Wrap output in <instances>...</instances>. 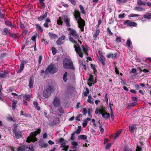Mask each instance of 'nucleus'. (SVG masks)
<instances>
[{"instance_id":"40","label":"nucleus","mask_w":151,"mask_h":151,"mask_svg":"<svg viewBox=\"0 0 151 151\" xmlns=\"http://www.w3.org/2000/svg\"><path fill=\"white\" fill-rule=\"evenodd\" d=\"M24 66L23 64L21 63L20 64V67L19 70L17 71V73H20L24 69Z\"/></svg>"},{"instance_id":"30","label":"nucleus","mask_w":151,"mask_h":151,"mask_svg":"<svg viewBox=\"0 0 151 151\" xmlns=\"http://www.w3.org/2000/svg\"><path fill=\"white\" fill-rule=\"evenodd\" d=\"M93 99L92 98L91 95H89L88 96V99H87V101L88 103H90L91 104H93Z\"/></svg>"},{"instance_id":"41","label":"nucleus","mask_w":151,"mask_h":151,"mask_svg":"<svg viewBox=\"0 0 151 151\" xmlns=\"http://www.w3.org/2000/svg\"><path fill=\"white\" fill-rule=\"evenodd\" d=\"M67 74H68V73L66 71H65L63 74V79L64 81L65 82L67 81V79H68L67 77Z\"/></svg>"},{"instance_id":"36","label":"nucleus","mask_w":151,"mask_h":151,"mask_svg":"<svg viewBox=\"0 0 151 151\" xmlns=\"http://www.w3.org/2000/svg\"><path fill=\"white\" fill-rule=\"evenodd\" d=\"M60 121V119L58 117L55 118L53 120V123L55 124H59Z\"/></svg>"},{"instance_id":"7","label":"nucleus","mask_w":151,"mask_h":151,"mask_svg":"<svg viewBox=\"0 0 151 151\" xmlns=\"http://www.w3.org/2000/svg\"><path fill=\"white\" fill-rule=\"evenodd\" d=\"M51 88L48 86L43 91L44 96L47 98H48L51 94Z\"/></svg>"},{"instance_id":"27","label":"nucleus","mask_w":151,"mask_h":151,"mask_svg":"<svg viewBox=\"0 0 151 151\" xmlns=\"http://www.w3.org/2000/svg\"><path fill=\"white\" fill-rule=\"evenodd\" d=\"M88 81L90 83H93L96 82L94 80L93 78V76L91 74L90 75V77H89L88 79H87Z\"/></svg>"},{"instance_id":"37","label":"nucleus","mask_w":151,"mask_h":151,"mask_svg":"<svg viewBox=\"0 0 151 151\" xmlns=\"http://www.w3.org/2000/svg\"><path fill=\"white\" fill-rule=\"evenodd\" d=\"M144 18L147 19H150L151 18V13H147L146 14L144 15Z\"/></svg>"},{"instance_id":"34","label":"nucleus","mask_w":151,"mask_h":151,"mask_svg":"<svg viewBox=\"0 0 151 151\" xmlns=\"http://www.w3.org/2000/svg\"><path fill=\"white\" fill-rule=\"evenodd\" d=\"M137 104V102H134L132 103L129 104H128V106L129 109H131L132 107H134Z\"/></svg>"},{"instance_id":"12","label":"nucleus","mask_w":151,"mask_h":151,"mask_svg":"<svg viewBox=\"0 0 151 151\" xmlns=\"http://www.w3.org/2000/svg\"><path fill=\"white\" fill-rule=\"evenodd\" d=\"M81 126H79L78 127V128L77 129V130L76 131H75L74 132H73V133H72L71 134V138H70V139L71 140H74V137L75 135V133H76L78 134H80V133L81 131Z\"/></svg>"},{"instance_id":"38","label":"nucleus","mask_w":151,"mask_h":151,"mask_svg":"<svg viewBox=\"0 0 151 151\" xmlns=\"http://www.w3.org/2000/svg\"><path fill=\"white\" fill-rule=\"evenodd\" d=\"M8 72L6 71H4L3 73H0V78H3L6 77Z\"/></svg>"},{"instance_id":"45","label":"nucleus","mask_w":151,"mask_h":151,"mask_svg":"<svg viewBox=\"0 0 151 151\" xmlns=\"http://www.w3.org/2000/svg\"><path fill=\"white\" fill-rule=\"evenodd\" d=\"M58 110L59 112L61 114H63L64 112V110L63 108L60 106H59L58 107Z\"/></svg>"},{"instance_id":"24","label":"nucleus","mask_w":151,"mask_h":151,"mask_svg":"<svg viewBox=\"0 0 151 151\" xmlns=\"http://www.w3.org/2000/svg\"><path fill=\"white\" fill-rule=\"evenodd\" d=\"M34 80L33 78H30L29 79V86L30 88H31L33 86Z\"/></svg>"},{"instance_id":"5","label":"nucleus","mask_w":151,"mask_h":151,"mask_svg":"<svg viewBox=\"0 0 151 151\" xmlns=\"http://www.w3.org/2000/svg\"><path fill=\"white\" fill-rule=\"evenodd\" d=\"M67 30L68 31H70L69 34L70 35L74 37L75 38L78 39L79 38V36L76 32V30L74 29H72L70 28H68L67 29Z\"/></svg>"},{"instance_id":"11","label":"nucleus","mask_w":151,"mask_h":151,"mask_svg":"<svg viewBox=\"0 0 151 151\" xmlns=\"http://www.w3.org/2000/svg\"><path fill=\"white\" fill-rule=\"evenodd\" d=\"M99 60L100 61L101 63L102 64V66L104 67L105 66L106 64L105 63V61H106V59L104 57V56L101 53H100L99 54Z\"/></svg>"},{"instance_id":"57","label":"nucleus","mask_w":151,"mask_h":151,"mask_svg":"<svg viewBox=\"0 0 151 151\" xmlns=\"http://www.w3.org/2000/svg\"><path fill=\"white\" fill-rule=\"evenodd\" d=\"M8 30H8L6 28H4V32L7 35H9V34H10V32L8 31Z\"/></svg>"},{"instance_id":"52","label":"nucleus","mask_w":151,"mask_h":151,"mask_svg":"<svg viewBox=\"0 0 151 151\" xmlns=\"http://www.w3.org/2000/svg\"><path fill=\"white\" fill-rule=\"evenodd\" d=\"M5 15L0 12V22H1V19H4L5 18Z\"/></svg>"},{"instance_id":"10","label":"nucleus","mask_w":151,"mask_h":151,"mask_svg":"<svg viewBox=\"0 0 151 151\" xmlns=\"http://www.w3.org/2000/svg\"><path fill=\"white\" fill-rule=\"evenodd\" d=\"M73 14L76 21L81 18V17L80 13L78 10H75L73 12Z\"/></svg>"},{"instance_id":"14","label":"nucleus","mask_w":151,"mask_h":151,"mask_svg":"<svg viewBox=\"0 0 151 151\" xmlns=\"http://www.w3.org/2000/svg\"><path fill=\"white\" fill-rule=\"evenodd\" d=\"M5 24L7 26L10 27H11L16 28V26L14 23H12L11 22L8 20L5 22Z\"/></svg>"},{"instance_id":"62","label":"nucleus","mask_w":151,"mask_h":151,"mask_svg":"<svg viewBox=\"0 0 151 151\" xmlns=\"http://www.w3.org/2000/svg\"><path fill=\"white\" fill-rule=\"evenodd\" d=\"M37 38L36 35H34L31 38V40L32 41L34 42L35 43H36V39Z\"/></svg>"},{"instance_id":"35","label":"nucleus","mask_w":151,"mask_h":151,"mask_svg":"<svg viewBox=\"0 0 151 151\" xmlns=\"http://www.w3.org/2000/svg\"><path fill=\"white\" fill-rule=\"evenodd\" d=\"M87 139V137L85 135L83 134L78 136V139H82L83 140H85Z\"/></svg>"},{"instance_id":"26","label":"nucleus","mask_w":151,"mask_h":151,"mask_svg":"<svg viewBox=\"0 0 151 151\" xmlns=\"http://www.w3.org/2000/svg\"><path fill=\"white\" fill-rule=\"evenodd\" d=\"M35 26L37 30L40 31V33H42L43 32V29L42 27L39 25L38 24H35Z\"/></svg>"},{"instance_id":"54","label":"nucleus","mask_w":151,"mask_h":151,"mask_svg":"<svg viewBox=\"0 0 151 151\" xmlns=\"http://www.w3.org/2000/svg\"><path fill=\"white\" fill-rule=\"evenodd\" d=\"M72 144L74 145L73 147L74 149L78 145V143L76 142L73 141L72 142Z\"/></svg>"},{"instance_id":"1","label":"nucleus","mask_w":151,"mask_h":151,"mask_svg":"<svg viewBox=\"0 0 151 151\" xmlns=\"http://www.w3.org/2000/svg\"><path fill=\"white\" fill-rule=\"evenodd\" d=\"M41 132L40 129L38 128L36 131L32 132L30 135L27 137L26 142L29 143L31 142H34L37 141V139L36 136L37 135L39 134Z\"/></svg>"},{"instance_id":"4","label":"nucleus","mask_w":151,"mask_h":151,"mask_svg":"<svg viewBox=\"0 0 151 151\" xmlns=\"http://www.w3.org/2000/svg\"><path fill=\"white\" fill-rule=\"evenodd\" d=\"M76 44L77 46L75 44H74L73 46V47L75 48V50L79 56L81 58H82L83 57V53L82 52L81 49L78 44L76 43Z\"/></svg>"},{"instance_id":"56","label":"nucleus","mask_w":151,"mask_h":151,"mask_svg":"<svg viewBox=\"0 0 151 151\" xmlns=\"http://www.w3.org/2000/svg\"><path fill=\"white\" fill-rule=\"evenodd\" d=\"M92 111V109H88L87 113L88 115V116L89 117H91V111Z\"/></svg>"},{"instance_id":"47","label":"nucleus","mask_w":151,"mask_h":151,"mask_svg":"<svg viewBox=\"0 0 151 151\" xmlns=\"http://www.w3.org/2000/svg\"><path fill=\"white\" fill-rule=\"evenodd\" d=\"M39 1L41 5L45 8V4L44 2L45 0H39Z\"/></svg>"},{"instance_id":"63","label":"nucleus","mask_w":151,"mask_h":151,"mask_svg":"<svg viewBox=\"0 0 151 151\" xmlns=\"http://www.w3.org/2000/svg\"><path fill=\"white\" fill-rule=\"evenodd\" d=\"M71 3L74 5L76 4V2L75 0H68Z\"/></svg>"},{"instance_id":"33","label":"nucleus","mask_w":151,"mask_h":151,"mask_svg":"<svg viewBox=\"0 0 151 151\" xmlns=\"http://www.w3.org/2000/svg\"><path fill=\"white\" fill-rule=\"evenodd\" d=\"M122 131V130L121 129H119L117 132L115 134V135L114 138V139H116L117 137H118L121 134Z\"/></svg>"},{"instance_id":"21","label":"nucleus","mask_w":151,"mask_h":151,"mask_svg":"<svg viewBox=\"0 0 151 151\" xmlns=\"http://www.w3.org/2000/svg\"><path fill=\"white\" fill-rule=\"evenodd\" d=\"M100 33V29L96 28L95 33L93 35V37L94 38V40H96Z\"/></svg>"},{"instance_id":"19","label":"nucleus","mask_w":151,"mask_h":151,"mask_svg":"<svg viewBox=\"0 0 151 151\" xmlns=\"http://www.w3.org/2000/svg\"><path fill=\"white\" fill-rule=\"evenodd\" d=\"M14 134H15V137L17 139H20L23 137L22 133L20 131H17V132H16Z\"/></svg>"},{"instance_id":"15","label":"nucleus","mask_w":151,"mask_h":151,"mask_svg":"<svg viewBox=\"0 0 151 151\" xmlns=\"http://www.w3.org/2000/svg\"><path fill=\"white\" fill-rule=\"evenodd\" d=\"M117 52L114 53L113 54L111 53H109L106 55V57L109 58H111L113 59H115L117 58Z\"/></svg>"},{"instance_id":"8","label":"nucleus","mask_w":151,"mask_h":151,"mask_svg":"<svg viewBox=\"0 0 151 151\" xmlns=\"http://www.w3.org/2000/svg\"><path fill=\"white\" fill-rule=\"evenodd\" d=\"M62 19L67 27H70L71 26L70 23V19L67 15H63L62 16Z\"/></svg>"},{"instance_id":"13","label":"nucleus","mask_w":151,"mask_h":151,"mask_svg":"<svg viewBox=\"0 0 151 151\" xmlns=\"http://www.w3.org/2000/svg\"><path fill=\"white\" fill-rule=\"evenodd\" d=\"M76 21L78 25V27L85 26V21L82 18L76 20Z\"/></svg>"},{"instance_id":"20","label":"nucleus","mask_w":151,"mask_h":151,"mask_svg":"<svg viewBox=\"0 0 151 151\" xmlns=\"http://www.w3.org/2000/svg\"><path fill=\"white\" fill-rule=\"evenodd\" d=\"M103 118L105 120L108 119H109L110 117V115L109 113H107L106 112L102 114Z\"/></svg>"},{"instance_id":"29","label":"nucleus","mask_w":151,"mask_h":151,"mask_svg":"<svg viewBox=\"0 0 151 151\" xmlns=\"http://www.w3.org/2000/svg\"><path fill=\"white\" fill-rule=\"evenodd\" d=\"M49 36L52 39H55L56 38L58 37V36L52 32H49L48 33Z\"/></svg>"},{"instance_id":"64","label":"nucleus","mask_w":151,"mask_h":151,"mask_svg":"<svg viewBox=\"0 0 151 151\" xmlns=\"http://www.w3.org/2000/svg\"><path fill=\"white\" fill-rule=\"evenodd\" d=\"M142 148L139 146H137L135 151H142Z\"/></svg>"},{"instance_id":"44","label":"nucleus","mask_w":151,"mask_h":151,"mask_svg":"<svg viewBox=\"0 0 151 151\" xmlns=\"http://www.w3.org/2000/svg\"><path fill=\"white\" fill-rule=\"evenodd\" d=\"M137 4L140 5H145L146 4L145 3L142 2L141 0H137Z\"/></svg>"},{"instance_id":"17","label":"nucleus","mask_w":151,"mask_h":151,"mask_svg":"<svg viewBox=\"0 0 151 151\" xmlns=\"http://www.w3.org/2000/svg\"><path fill=\"white\" fill-rule=\"evenodd\" d=\"M137 129V127L134 125L130 126L129 127V131L132 133H133L135 131H136Z\"/></svg>"},{"instance_id":"2","label":"nucleus","mask_w":151,"mask_h":151,"mask_svg":"<svg viewBox=\"0 0 151 151\" xmlns=\"http://www.w3.org/2000/svg\"><path fill=\"white\" fill-rule=\"evenodd\" d=\"M63 66L64 68L73 69L74 67L72 61L68 58H65L63 62Z\"/></svg>"},{"instance_id":"3","label":"nucleus","mask_w":151,"mask_h":151,"mask_svg":"<svg viewBox=\"0 0 151 151\" xmlns=\"http://www.w3.org/2000/svg\"><path fill=\"white\" fill-rule=\"evenodd\" d=\"M57 71V68L55 67L54 64H51L49 65L47 68L45 70V73L46 74H47L49 72L54 74Z\"/></svg>"},{"instance_id":"50","label":"nucleus","mask_w":151,"mask_h":151,"mask_svg":"<svg viewBox=\"0 0 151 151\" xmlns=\"http://www.w3.org/2000/svg\"><path fill=\"white\" fill-rule=\"evenodd\" d=\"M132 44L131 41L130 39H128L127 41L126 44L128 47H131V45Z\"/></svg>"},{"instance_id":"25","label":"nucleus","mask_w":151,"mask_h":151,"mask_svg":"<svg viewBox=\"0 0 151 151\" xmlns=\"http://www.w3.org/2000/svg\"><path fill=\"white\" fill-rule=\"evenodd\" d=\"M12 108L13 110H14L16 109V106L17 103L18 101L17 100H12Z\"/></svg>"},{"instance_id":"31","label":"nucleus","mask_w":151,"mask_h":151,"mask_svg":"<svg viewBox=\"0 0 151 151\" xmlns=\"http://www.w3.org/2000/svg\"><path fill=\"white\" fill-rule=\"evenodd\" d=\"M33 104L35 108L37 110L39 111L40 110V108L38 106V103L37 101H34L33 102Z\"/></svg>"},{"instance_id":"59","label":"nucleus","mask_w":151,"mask_h":151,"mask_svg":"<svg viewBox=\"0 0 151 151\" xmlns=\"http://www.w3.org/2000/svg\"><path fill=\"white\" fill-rule=\"evenodd\" d=\"M19 26L20 28L22 29H24L25 28V26L21 22H20L19 24Z\"/></svg>"},{"instance_id":"16","label":"nucleus","mask_w":151,"mask_h":151,"mask_svg":"<svg viewBox=\"0 0 151 151\" xmlns=\"http://www.w3.org/2000/svg\"><path fill=\"white\" fill-rule=\"evenodd\" d=\"M65 35H63L62 36L58 39L56 41V43L58 45H61L63 43L62 42V41L65 40Z\"/></svg>"},{"instance_id":"49","label":"nucleus","mask_w":151,"mask_h":151,"mask_svg":"<svg viewBox=\"0 0 151 151\" xmlns=\"http://www.w3.org/2000/svg\"><path fill=\"white\" fill-rule=\"evenodd\" d=\"M86 91L83 92V95L84 96H87V94H89L90 93V91L87 88H86Z\"/></svg>"},{"instance_id":"28","label":"nucleus","mask_w":151,"mask_h":151,"mask_svg":"<svg viewBox=\"0 0 151 151\" xmlns=\"http://www.w3.org/2000/svg\"><path fill=\"white\" fill-rule=\"evenodd\" d=\"M57 24L58 25H62L63 24V22L62 20V18L60 17H59L57 21Z\"/></svg>"},{"instance_id":"18","label":"nucleus","mask_w":151,"mask_h":151,"mask_svg":"<svg viewBox=\"0 0 151 151\" xmlns=\"http://www.w3.org/2000/svg\"><path fill=\"white\" fill-rule=\"evenodd\" d=\"M28 148V147L26 145H23L19 147L17 149L18 151H24Z\"/></svg>"},{"instance_id":"23","label":"nucleus","mask_w":151,"mask_h":151,"mask_svg":"<svg viewBox=\"0 0 151 151\" xmlns=\"http://www.w3.org/2000/svg\"><path fill=\"white\" fill-rule=\"evenodd\" d=\"M99 109V113L101 115L105 112L106 111V108L105 106H101L100 109Z\"/></svg>"},{"instance_id":"32","label":"nucleus","mask_w":151,"mask_h":151,"mask_svg":"<svg viewBox=\"0 0 151 151\" xmlns=\"http://www.w3.org/2000/svg\"><path fill=\"white\" fill-rule=\"evenodd\" d=\"M2 89V84H0V100L2 101H4V97H1L3 94L1 90Z\"/></svg>"},{"instance_id":"42","label":"nucleus","mask_w":151,"mask_h":151,"mask_svg":"<svg viewBox=\"0 0 151 151\" xmlns=\"http://www.w3.org/2000/svg\"><path fill=\"white\" fill-rule=\"evenodd\" d=\"M79 7L81 13L83 14H86V12L83 7L81 5H80Z\"/></svg>"},{"instance_id":"51","label":"nucleus","mask_w":151,"mask_h":151,"mask_svg":"<svg viewBox=\"0 0 151 151\" xmlns=\"http://www.w3.org/2000/svg\"><path fill=\"white\" fill-rule=\"evenodd\" d=\"M140 15L137 14H131L129 15V17H138Z\"/></svg>"},{"instance_id":"39","label":"nucleus","mask_w":151,"mask_h":151,"mask_svg":"<svg viewBox=\"0 0 151 151\" xmlns=\"http://www.w3.org/2000/svg\"><path fill=\"white\" fill-rule=\"evenodd\" d=\"M82 47L83 50L85 53L87 54V52L88 51V47L87 46H85V47L82 45L81 46Z\"/></svg>"},{"instance_id":"53","label":"nucleus","mask_w":151,"mask_h":151,"mask_svg":"<svg viewBox=\"0 0 151 151\" xmlns=\"http://www.w3.org/2000/svg\"><path fill=\"white\" fill-rule=\"evenodd\" d=\"M115 41L117 43H119L121 42V38L120 37H117L115 40Z\"/></svg>"},{"instance_id":"58","label":"nucleus","mask_w":151,"mask_h":151,"mask_svg":"<svg viewBox=\"0 0 151 151\" xmlns=\"http://www.w3.org/2000/svg\"><path fill=\"white\" fill-rule=\"evenodd\" d=\"M99 129H100V132L101 134H103L104 133V128L102 127V126L101 125H100L99 126Z\"/></svg>"},{"instance_id":"6","label":"nucleus","mask_w":151,"mask_h":151,"mask_svg":"<svg viewBox=\"0 0 151 151\" xmlns=\"http://www.w3.org/2000/svg\"><path fill=\"white\" fill-rule=\"evenodd\" d=\"M61 102L59 97L55 96L52 102V104L55 107H58L61 104Z\"/></svg>"},{"instance_id":"43","label":"nucleus","mask_w":151,"mask_h":151,"mask_svg":"<svg viewBox=\"0 0 151 151\" xmlns=\"http://www.w3.org/2000/svg\"><path fill=\"white\" fill-rule=\"evenodd\" d=\"M134 9L138 11H144L145 10V9L140 7H136Z\"/></svg>"},{"instance_id":"22","label":"nucleus","mask_w":151,"mask_h":151,"mask_svg":"<svg viewBox=\"0 0 151 151\" xmlns=\"http://www.w3.org/2000/svg\"><path fill=\"white\" fill-rule=\"evenodd\" d=\"M47 12H46L45 14L39 17L37 19L38 21H41L45 19L47 16Z\"/></svg>"},{"instance_id":"55","label":"nucleus","mask_w":151,"mask_h":151,"mask_svg":"<svg viewBox=\"0 0 151 151\" xmlns=\"http://www.w3.org/2000/svg\"><path fill=\"white\" fill-rule=\"evenodd\" d=\"M118 4H120L122 2L125 3L127 2V0H116Z\"/></svg>"},{"instance_id":"9","label":"nucleus","mask_w":151,"mask_h":151,"mask_svg":"<svg viewBox=\"0 0 151 151\" xmlns=\"http://www.w3.org/2000/svg\"><path fill=\"white\" fill-rule=\"evenodd\" d=\"M124 24L126 25L127 24V26L129 27H136L137 24L136 22H132L130 20H127L125 21L123 23Z\"/></svg>"},{"instance_id":"46","label":"nucleus","mask_w":151,"mask_h":151,"mask_svg":"<svg viewBox=\"0 0 151 151\" xmlns=\"http://www.w3.org/2000/svg\"><path fill=\"white\" fill-rule=\"evenodd\" d=\"M51 50L52 52V53L53 55H55L57 53V50L56 48L54 47H51Z\"/></svg>"},{"instance_id":"60","label":"nucleus","mask_w":151,"mask_h":151,"mask_svg":"<svg viewBox=\"0 0 151 151\" xmlns=\"http://www.w3.org/2000/svg\"><path fill=\"white\" fill-rule=\"evenodd\" d=\"M69 40L72 43H73L76 44V42L75 40H74L73 37H70L69 38Z\"/></svg>"},{"instance_id":"61","label":"nucleus","mask_w":151,"mask_h":151,"mask_svg":"<svg viewBox=\"0 0 151 151\" xmlns=\"http://www.w3.org/2000/svg\"><path fill=\"white\" fill-rule=\"evenodd\" d=\"M107 32L108 33V34L110 35H112L113 34L112 32L110 31V28L109 27L107 28Z\"/></svg>"},{"instance_id":"48","label":"nucleus","mask_w":151,"mask_h":151,"mask_svg":"<svg viewBox=\"0 0 151 151\" xmlns=\"http://www.w3.org/2000/svg\"><path fill=\"white\" fill-rule=\"evenodd\" d=\"M24 99L26 100H29L31 98L29 94H25L24 96Z\"/></svg>"}]
</instances>
